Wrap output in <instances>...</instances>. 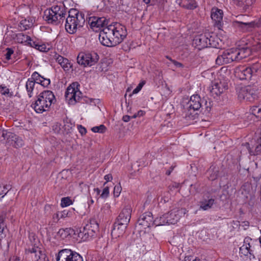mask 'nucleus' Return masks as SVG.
<instances>
[{"label": "nucleus", "mask_w": 261, "mask_h": 261, "mask_svg": "<svg viewBox=\"0 0 261 261\" xmlns=\"http://www.w3.org/2000/svg\"><path fill=\"white\" fill-rule=\"evenodd\" d=\"M89 198H90V201L88 202L89 203V204H92L94 203V200H93V196H92L91 194L90 193V190H89Z\"/></svg>", "instance_id": "59"}, {"label": "nucleus", "mask_w": 261, "mask_h": 261, "mask_svg": "<svg viewBox=\"0 0 261 261\" xmlns=\"http://www.w3.org/2000/svg\"><path fill=\"white\" fill-rule=\"evenodd\" d=\"M223 12L222 10L218 8H213L211 12V18L214 21V25L219 29L222 27Z\"/></svg>", "instance_id": "18"}, {"label": "nucleus", "mask_w": 261, "mask_h": 261, "mask_svg": "<svg viewBox=\"0 0 261 261\" xmlns=\"http://www.w3.org/2000/svg\"><path fill=\"white\" fill-rule=\"evenodd\" d=\"M100 193V189H99L98 188H94L93 192L91 194V195L93 196V198L98 199V196L99 195Z\"/></svg>", "instance_id": "47"}, {"label": "nucleus", "mask_w": 261, "mask_h": 261, "mask_svg": "<svg viewBox=\"0 0 261 261\" xmlns=\"http://www.w3.org/2000/svg\"><path fill=\"white\" fill-rule=\"evenodd\" d=\"M72 203L71 200L69 197H64L61 199V205L62 207H66L70 205Z\"/></svg>", "instance_id": "42"}, {"label": "nucleus", "mask_w": 261, "mask_h": 261, "mask_svg": "<svg viewBox=\"0 0 261 261\" xmlns=\"http://www.w3.org/2000/svg\"><path fill=\"white\" fill-rule=\"evenodd\" d=\"M67 14V9L64 6H54L44 11L43 18L48 23L58 24L63 20Z\"/></svg>", "instance_id": "3"}, {"label": "nucleus", "mask_w": 261, "mask_h": 261, "mask_svg": "<svg viewBox=\"0 0 261 261\" xmlns=\"http://www.w3.org/2000/svg\"><path fill=\"white\" fill-rule=\"evenodd\" d=\"M252 250L251 249H249L246 246H241L240 248V253L244 255L247 256L248 254L250 255L253 254L252 253Z\"/></svg>", "instance_id": "40"}, {"label": "nucleus", "mask_w": 261, "mask_h": 261, "mask_svg": "<svg viewBox=\"0 0 261 261\" xmlns=\"http://www.w3.org/2000/svg\"><path fill=\"white\" fill-rule=\"evenodd\" d=\"M152 215L150 212H146L141 215L138 220L139 225H142L144 228L150 227L153 224Z\"/></svg>", "instance_id": "19"}, {"label": "nucleus", "mask_w": 261, "mask_h": 261, "mask_svg": "<svg viewBox=\"0 0 261 261\" xmlns=\"http://www.w3.org/2000/svg\"><path fill=\"white\" fill-rule=\"evenodd\" d=\"M45 257V255L42 252V251L41 250V254L39 253H35L34 254V259L35 261H38L39 259L43 258L44 259Z\"/></svg>", "instance_id": "52"}, {"label": "nucleus", "mask_w": 261, "mask_h": 261, "mask_svg": "<svg viewBox=\"0 0 261 261\" xmlns=\"http://www.w3.org/2000/svg\"><path fill=\"white\" fill-rule=\"evenodd\" d=\"M132 214V209L130 206H126L120 212L117 217L116 222L128 225Z\"/></svg>", "instance_id": "17"}, {"label": "nucleus", "mask_w": 261, "mask_h": 261, "mask_svg": "<svg viewBox=\"0 0 261 261\" xmlns=\"http://www.w3.org/2000/svg\"><path fill=\"white\" fill-rule=\"evenodd\" d=\"M19 36L22 37V40H23L27 42L31 47H34L35 48L37 49V47H38L39 44L33 41L30 36L28 35H25L22 33L19 34Z\"/></svg>", "instance_id": "34"}, {"label": "nucleus", "mask_w": 261, "mask_h": 261, "mask_svg": "<svg viewBox=\"0 0 261 261\" xmlns=\"http://www.w3.org/2000/svg\"><path fill=\"white\" fill-rule=\"evenodd\" d=\"M107 129L106 127L103 125L101 124L98 126H94L91 128L92 132L94 133H103L106 132Z\"/></svg>", "instance_id": "38"}, {"label": "nucleus", "mask_w": 261, "mask_h": 261, "mask_svg": "<svg viewBox=\"0 0 261 261\" xmlns=\"http://www.w3.org/2000/svg\"><path fill=\"white\" fill-rule=\"evenodd\" d=\"M113 24L108 25L102 29L99 34V40L102 45L107 47L116 46V44H113V39L115 37Z\"/></svg>", "instance_id": "5"}, {"label": "nucleus", "mask_w": 261, "mask_h": 261, "mask_svg": "<svg viewBox=\"0 0 261 261\" xmlns=\"http://www.w3.org/2000/svg\"><path fill=\"white\" fill-rule=\"evenodd\" d=\"M242 151L247 150L250 155H257L261 154V137L252 139L250 142L242 145Z\"/></svg>", "instance_id": "13"}, {"label": "nucleus", "mask_w": 261, "mask_h": 261, "mask_svg": "<svg viewBox=\"0 0 261 261\" xmlns=\"http://www.w3.org/2000/svg\"><path fill=\"white\" fill-rule=\"evenodd\" d=\"M70 228H66L65 229H60L58 232V234L62 238H66L70 234Z\"/></svg>", "instance_id": "36"}, {"label": "nucleus", "mask_w": 261, "mask_h": 261, "mask_svg": "<svg viewBox=\"0 0 261 261\" xmlns=\"http://www.w3.org/2000/svg\"><path fill=\"white\" fill-rule=\"evenodd\" d=\"M60 212H58L53 217V218L54 219H57L58 221L60 219H61V218L60 217Z\"/></svg>", "instance_id": "61"}, {"label": "nucleus", "mask_w": 261, "mask_h": 261, "mask_svg": "<svg viewBox=\"0 0 261 261\" xmlns=\"http://www.w3.org/2000/svg\"><path fill=\"white\" fill-rule=\"evenodd\" d=\"M56 101L55 96L53 92L45 90L40 93L37 99L32 107L37 113H42L49 110L51 105Z\"/></svg>", "instance_id": "2"}, {"label": "nucleus", "mask_w": 261, "mask_h": 261, "mask_svg": "<svg viewBox=\"0 0 261 261\" xmlns=\"http://www.w3.org/2000/svg\"><path fill=\"white\" fill-rule=\"evenodd\" d=\"M233 61H238L236 48H230L223 51L216 60V64L219 65L228 64Z\"/></svg>", "instance_id": "11"}, {"label": "nucleus", "mask_w": 261, "mask_h": 261, "mask_svg": "<svg viewBox=\"0 0 261 261\" xmlns=\"http://www.w3.org/2000/svg\"><path fill=\"white\" fill-rule=\"evenodd\" d=\"M236 48L238 61L245 59L251 54V49L248 47Z\"/></svg>", "instance_id": "27"}, {"label": "nucleus", "mask_w": 261, "mask_h": 261, "mask_svg": "<svg viewBox=\"0 0 261 261\" xmlns=\"http://www.w3.org/2000/svg\"><path fill=\"white\" fill-rule=\"evenodd\" d=\"M208 38V47L218 48L219 39L214 34L206 33Z\"/></svg>", "instance_id": "29"}, {"label": "nucleus", "mask_w": 261, "mask_h": 261, "mask_svg": "<svg viewBox=\"0 0 261 261\" xmlns=\"http://www.w3.org/2000/svg\"><path fill=\"white\" fill-rule=\"evenodd\" d=\"M98 231L99 225L98 223L95 220L92 219L83 228H81L79 233V237L86 240L89 237H93Z\"/></svg>", "instance_id": "7"}, {"label": "nucleus", "mask_w": 261, "mask_h": 261, "mask_svg": "<svg viewBox=\"0 0 261 261\" xmlns=\"http://www.w3.org/2000/svg\"><path fill=\"white\" fill-rule=\"evenodd\" d=\"M144 84H145L144 82H142L140 83L137 86V87L133 91L132 94H130V96L132 94L138 93L141 90V89H142V87L143 86V85H144Z\"/></svg>", "instance_id": "45"}, {"label": "nucleus", "mask_w": 261, "mask_h": 261, "mask_svg": "<svg viewBox=\"0 0 261 261\" xmlns=\"http://www.w3.org/2000/svg\"><path fill=\"white\" fill-rule=\"evenodd\" d=\"M257 72V69L254 67L240 65L234 69V74L236 78L240 80H250L252 75Z\"/></svg>", "instance_id": "10"}, {"label": "nucleus", "mask_w": 261, "mask_h": 261, "mask_svg": "<svg viewBox=\"0 0 261 261\" xmlns=\"http://www.w3.org/2000/svg\"><path fill=\"white\" fill-rule=\"evenodd\" d=\"M42 81L38 82V84H40L44 87H46L50 84V81L49 79H46L43 77H42Z\"/></svg>", "instance_id": "44"}, {"label": "nucleus", "mask_w": 261, "mask_h": 261, "mask_svg": "<svg viewBox=\"0 0 261 261\" xmlns=\"http://www.w3.org/2000/svg\"><path fill=\"white\" fill-rule=\"evenodd\" d=\"M60 217L61 218H65L67 217H69V212L66 210H64L62 212H60Z\"/></svg>", "instance_id": "54"}, {"label": "nucleus", "mask_w": 261, "mask_h": 261, "mask_svg": "<svg viewBox=\"0 0 261 261\" xmlns=\"http://www.w3.org/2000/svg\"><path fill=\"white\" fill-rule=\"evenodd\" d=\"M188 3L185 6V8L187 9L194 10L197 7V3L195 0H190L188 1Z\"/></svg>", "instance_id": "41"}, {"label": "nucleus", "mask_w": 261, "mask_h": 261, "mask_svg": "<svg viewBox=\"0 0 261 261\" xmlns=\"http://www.w3.org/2000/svg\"><path fill=\"white\" fill-rule=\"evenodd\" d=\"M238 23H240L241 24H244L245 25H249V26H252V22H238Z\"/></svg>", "instance_id": "63"}, {"label": "nucleus", "mask_w": 261, "mask_h": 261, "mask_svg": "<svg viewBox=\"0 0 261 261\" xmlns=\"http://www.w3.org/2000/svg\"><path fill=\"white\" fill-rule=\"evenodd\" d=\"M130 117L128 115L123 116L122 117V120L124 122H128L130 120Z\"/></svg>", "instance_id": "58"}, {"label": "nucleus", "mask_w": 261, "mask_h": 261, "mask_svg": "<svg viewBox=\"0 0 261 261\" xmlns=\"http://www.w3.org/2000/svg\"><path fill=\"white\" fill-rule=\"evenodd\" d=\"M9 93V89L7 88L6 87H3L2 86H0V93L2 95H6Z\"/></svg>", "instance_id": "51"}, {"label": "nucleus", "mask_w": 261, "mask_h": 261, "mask_svg": "<svg viewBox=\"0 0 261 261\" xmlns=\"http://www.w3.org/2000/svg\"><path fill=\"white\" fill-rule=\"evenodd\" d=\"M203 100H202L200 97L197 95H193L191 96L190 100L188 101L187 106L189 108H192L194 111H198L200 108H202Z\"/></svg>", "instance_id": "20"}, {"label": "nucleus", "mask_w": 261, "mask_h": 261, "mask_svg": "<svg viewBox=\"0 0 261 261\" xmlns=\"http://www.w3.org/2000/svg\"><path fill=\"white\" fill-rule=\"evenodd\" d=\"M219 167L217 166L212 165L206 172L207 176L209 180H214L219 176Z\"/></svg>", "instance_id": "28"}, {"label": "nucleus", "mask_w": 261, "mask_h": 261, "mask_svg": "<svg viewBox=\"0 0 261 261\" xmlns=\"http://www.w3.org/2000/svg\"><path fill=\"white\" fill-rule=\"evenodd\" d=\"M172 62L177 67H183V65L181 63L177 62L175 60H172Z\"/></svg>", "instance_id": "56"}, {"label": "nucleus", "mask_w": 261, "mask_h": 261, "mask_svg": "<svg viewBox=\"0 0 261 261\" xmlns=\"http://www.w3.org/2000/svg\"><path fill=\"white\" fill-rule=\"evenodd\" d=\"M6 213L4 211H0V241L6 238L8 229L4 223Z\"/></svg>", "instance_id": "25"}, {"label": "nucleus", "mask_w": 261, "mask_h": 261, "mask_svg": "<svg viewBox=\"0 0 261 261\" xmlns=\"http://www.w3.org/2000/svg\"><path fill=\"white\" fill-rule=\"evenodd\" d=\"M73 250L69 249H63L59 251L56 257L57 261H70L71 252Z\"/></svg>", "instance_id": "26"}, {"label": "nucleus", "mask_w": 261, "mask_h": 261, "mask_svg": "<svg viewBox=\"0 0 261 261\" xmlns=\"http://www.w3.org/2000/svg\"><path fill=\"white\" fill-rule=\"evenodd\" d=\"M85 22V15L75 9H71L68 11V16L66 19L65 30L70 34H74L77 30L81 29Z\"/></svg>", "instance_id": "1"}, {"label": "nucleus", "mask_w": 261, "mask_h": 261, "mask_svg": "<svg viewBox=\"0 0 261 261\" xmlns=\"http://www.w3.org/2000/svg\"><path fill=\"white\" fill-rule=\"evenodd\" d=\"M6 51V53L4 55L5 58L7 60H9L11 59V56L13 54L14 51L10 48H7Z\"/></svg>", "instance_id": "43"}, {"label": "nucleus", "mask_w": 261, "mask_h": 261, "mask_svg": "<svg viewBox=\"0 0 261 261\" xmlns=\"http://www.w3.org/2000/svg\"><path fill=\"white\" fill-rule=\"evenodd\" d=\"M77 83H73L67 89L65 97L67 100L69 101L70 104H74L79 101L82 97V93L77 90Z\"/></svg>", "instance_id": "12"}, {"label": "nucleus", "mask_w": 261, "mask_h": 261, "mask_svg": "<svg viewBox=\"0 0 261 261\" xmlns=\"http://www.w3.org/2000/svg\"><path fill=\"white\" fill-rule=\"evenodd\" d=\"M240 100L253 101L258 97V92L256 88L250 85L241 87L238 93Z\"/></svg>", "instance_id": "9"}, {"label": "nucleus", "mask_w": 261, "mask_h": 261, "mask_svg": "<svg viewBox=\"0 0 261 261\" xmlns=\"http://www.w3.org/2000/svg\"><path fill=\"white\" fill-rule=\"evenodd\" d=\"M77 63L84 67L95 65L99 60V56L96 53H80L77 57Z\"/></svg>", "instance_id": "6"}, {"label": "nucleus", "mask_w": 261, "mask_h": 261, "mask_svg": "<svg viewBox=\"0 0 261 261\" xmlns=\"http://www.w3.org/2000/svg\"><path fill=\"white\" fill-rule=\"evenodd\" d=\"M115 37L113 39V44L115 43L116 45L121 43L126 37L127 31L125 26L118 22L113 23Z\"/></svg>", "instance_id": "14"}, {"label": "nucleus", "mask_w": 261, "mask_h": 261, "mask_svg": "<svg viewBox=\"0 0 261 261\" xmlns=\"http://www.w3.org/2000/svg\"><path fill=\"white\" fill-rule=\"evenodd\" d=\"M11 189V185L7 184L3 182L2 181H0V196H2L1 198L4 197Z\"/></svg>", "instance_id": "32"}, {"label": "nucleus", "mask_w": 261, "mask_h": 261, "mask_svg": "<svg viewBox=\"0 0 261 261\" xmlns=\"http://www.w3.org/2000/svg\"><path fill=\"white\" fill-rule=\"evenodd\" d=\"M0 136L3 138L4 140H6V143L15 148L21 147L24 144L23 140L21 137L8 130L1 129Z\"/></svg>", "instance_id": "8"}, {"label": "nucleus", "mask_w": 261, "mask_h": 261, "mask_svg": "<svg viewBox=\"0 0 261 261\" xmlns=\"http://www.w3.org/2000/svg\"><path fill=\"white\" fill-rule=\"evenodd\" d=\"M28 251L32 254L35 253H39L41 254V250L40 248L38 247H33L32 248H30L28 250Z\"/></svg>", "instance_id": "48"}, {"label": "nucleus", "mask_w": 261, "mask_h": 261, "mask_svg": "<svg viewBox=\"0 0 261 261\" xmlns=\"http://www.w3.org/2000/svg\"><path fill=\"white\" fill-rule=\"evenodd\" d=\"M193 44L199 50L208 47V38L206 33L195 37L193 40Z\"/></svg>", "instance_id": "21"}, {"label": "nucleus", "mask_w": 261, "mask_h": 261, "mask_svg": "<svg viewBox=\"0 0 261 261\" xmlns=\"http://www.w3.org/2000/svg\"><path fill=\"white\" fill-rule=\"evenodd\" d=\"M234 4L244 12H247L254 4L256 0H232Z\"/></svg>", "instance_id": "22"}, {"label": "nucleus", "mask_w": 261, "mask_h": 261, "mask_svg": "<svg viewBox=\"0 0 261 261\" xmlns=\"http://www.w3.org/2000/svg\"><path fill=\"white\" fill-rule=\"evenodd\" d=\"M37 49L41 51H46V47L45 44H38Z\"/></svg>", "instance_id": "55"}, {"label": "nucleus", "mask_w": 261, "mask_h": 261, "mask_svg": "<svg viewBox=\"0 0 261 261\" xmlns=\"http://www.w3.org/2000/svg\"><path fill=\"white\" fill-rule=\"evenodd\" d=\"M71 253L70 261H83L82 257L75 251H73Z\"/></svg>", "instance_id": "39"}, {"label": "nucleus", "mask_w": 261, "mask_h": 261, "mask_svg": "<svg viewBox=\"0 0 261 261\" xmlns=\"http://www.w3.org/2000/svg\"><path fill=\"white\" fill-rule=\"evenodd\" d=\"M185 208L173 209L162 215L159 219L158 225L175 224L180 218L186 214Z\"/></svg>", "instance_id": "4"}, {"label": "nucleus", "mask_w": 261, "mask_h": 261, "mask_svg": "<svg viewBox=\"0 0 261 261\" xmlns=\"http://www.w3.org/2000/svg\"><path fill=\"white\" fill-rule=\"evenodd\" d=\"M109 194V190L108 187H105L102 191V193L100 194V197L102 198H107Z\"/></svg>", "instance_id": "50"}, {"label": "nucleus", "mask_w": 261, "mask_h": 261, "mask_svg": "<svg viewBox=\"0 0 261 261\" xmlns=\"http://www.w3.org/2000/svg\"><path fill=\"white\" fill-rule=\"evenodd\" d=\"M196 111L187 106L183 113L184 117L187 120H194L198 117V113Z\"/></svg>", "instance_id": "30"}, {"label": "nucleus", "mask_w": 261, "mask_h": 261, "mask_svg": "<svg viewBox=\"0 0 261 261\" xmlns=\"http://www.w3.org/2000/svg\"><path fill=\"white\" fill-rule=\"evenodd\" d=\"M252 241V240L250 238L246 237L244 239V244H247L248 245V244H250V241Z\"/></svg>", "instance_id": "60"}, {"label": "nucleus", "mask_w": 261, "mask_h": 261, "mask_svg": "<svg viewBox=\"0 0 261 261\" xmlns=\"http://www.w3.org/2000/svg\"><path fill=\"white\" fill-rule=\"evenodd\" d=\"M143 111H140L138 112V114L136 115V114H135L133 116V118H136L137 116H141L143 114Z\"/></svg>", "instance_id": "62"}, {"label": "nucleus", "mask_w": 261, "mask_h": 261, "mask_svg": "<svg viewBox=\"0 0 261 261\" xmlns=\"http://www.w3.org/2000/svg\"><path fill=\"white\" fill-rule=\"evenodd\" d=\"M43 77V76H42L37 72L35 71L32 74V79L31 80H33L35 82V81H37V80H39L40 79H42Z\"/></svg>", "instance_id": "46"}, {"label": "nucleus", "mask_w": 261, "mask_h": 261, "mask_svg": "<svg viewBox=\"0 0 261 261\" xmlns=\"http://www.w3.org/2000/svg\"><path fill=\"white\" fill-rule=\"evenodd\" d=\"M31 26L29 21L26 19L22 20L20 21L19 27L21 31H25L29 29Z\"/></svg>", "instance_id": "37"}, {"label": "nucleus", "mask_w": 261, "mask_h": 261, "mask_svg": "<svg viewBox=\"0 0 261 261\" xmlns=\"http://www.w3.org/2000/svg\"><path fill=\"white\" fill-rule=\"evenodd\" d=\"M127 226V225L123 224V223L115 222L111 232L112 237L117 238L121 236L124 233Z\"/></svg>", "instance_id": "23"}, {"label": "nucleus", "mask_w": 261, "mask_h": 261, "mask_svg": "<svg viewBox=\"0 0 261 261\" xmlns=\"http://www.w3.org/2000/svg\"><path fill=\"white\" fill-rule=\"evenodd\" d=\"M88 23L93 31H101L108 25V20L105 17L92 16L88 20Z\"/></svg>", "instance_id": "15"}, {"label": "nucleus", "mask_w": 261, "mask_h": 261, "mask_svg": "<svg viewBox=\"0 0 261 261\" xmlns=\"http://www.w3.org/2000/svg\"><path fill=\"white\" fill-rule=\"evenodd\" d=\"M55 59L65 71H69L71 69L73 70V65L68 59L59 55L55 56Z\"/></svg>", "instance_id": "24"}, {"label": "nucleus", "mask_w": 261, "mask_h": 261, "mask_svg": "<svg viewBox=\"0 0 261 261\" xmlns=\"http://www.w3.org/2000/svg\"><path fill=\"white\" fill-rule=\"evenodd\" d=\"M105 179L107 181H109L112 179V176L111 174H109L105 176Z\"/></svg>", "instance_id": "57"}, {"label": "nucleus", "mask_w": 261, "mask_h": 261, "mask_svg": "<svg viewBox=\"0 0 261 261\" xmlns=\"http://www.w3.org/2000/svg\"><path fill=\"white\" fill-rule=\"evenodd\" d=\"M243 246H246V247H247V248L249 249H251L250 248H251V245L250 244H248V245L247 244H244V245H243Z\"/></svg>", "instance_id": "64"}, {"label": "nucleus", "mask_w": 261, "mask_h": 261, "mask_svg": "<svg viewBox=\"0 0 261 261\" xmlns=\"http://www.w3.org/2000/svg\"><path fill=\"white\" fill-rule=\"evenodd\" d=\"M78 129L81 134L83 136L86 134V129L81 125L78 126Z\"/></svg>", "instance_id": "53"}, {"label": "nucleus", "mask_w": 261, "mask_h": 261, "mask_svg": "<svg viewBox=\"0 0 261 261\" xmlns=\"http://www.w3.org/2000/svg\"><path fill=\"white\" fill-rule=\"evenodd\" d=\"M227 88L224 82L215 81L212 83L210 93L214 98L220 95Z\"/></svg>", "instance_id": "16"}, {"label": "nucleus", "mask_w": 261, "mask_h": 261, "mask_svg": "<svg viewBox=\"0 0 261 261\" xmlns=\"http://www.w3.org/2000/svg\"><path fill=\"white\" fill-rule=\"evenodd\" d=\"M215 202V199L211 198L208 200H204L201 201L200 208L204 211L211 208Z\"/></svg>", "instance_id": "31"}, {"label": "nucleus", "mask_w": 261, "mask_h": 261, "mask_svg": "<svg viewBox=\"0 0 261 261\" xmlns=\"http://www.w3.org/2000/svg\"><path fill=\"white\" fill-rule=\"evenodd\" d=\"M121 191V187L120 186H115L114 188V195L115 197L119 196Z\"/></svg>", "instance_id": "49"}, {"label": "nucleus", "mask_w": 261, "mask_h": 261, "mask_svg": "<svg viewBox=\"0 0 261 261\" xmlns=\"http://www.w3.org/2000/svg\"><path fill=\"white\" fill-rule=\"evenodd\" d=\"M250 112L256 118L261 119V104L251 107Z\"/></svg>", "instance_id": "33"}, {"label": "nucleus", "mask_w": 261, "mask_h": 261, "mask_svg": "<svg viewBox=\"0 0 261 261\" xmlns=\"http://www.w3.org/2000/svg\"><path fill=\"white\" fill-rule=\"evenodd\" d=\"M34 86L35 82L34 81L31 80L30 79H29L26 83L25 87L30 97L32 96V92L33 91Z\"/></svg>", "instance_id": "35"}]
</instances>
